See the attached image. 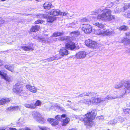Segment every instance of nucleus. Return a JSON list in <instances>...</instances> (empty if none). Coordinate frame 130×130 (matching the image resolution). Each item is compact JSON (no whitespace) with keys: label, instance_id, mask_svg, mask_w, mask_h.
I'll list each match as a JSON object with an SVG mask.
<instances>
[{"label":"nucleus","instance_id":"4d7b16f0","mask_svg":"<svg viewBox=\"0 0 130 130\" xmlns=\"http://www.w3.org/2000/svg\"><path fill=\"white\" fill-rule=\"evenodd\" d=\"M125 16L128 18H130V13H127V15H126L125 14Z\"/></svg>","mask_w":130,"mask_h":130},{"label":"nucleus","instance_id":"bb28decb","mask_svg":"<svg viewBox=\"0 0 130 130\" xmlns=\"http://www.w3.org/2000/svg\"><path fill=\"white\" fill-rule=\"evenodd\" d=\"M121 42L124 43L126 44H130V40L128 38H123Z\"/></svg>","mask_w":130,"mask_h":130},{"label":"nucleus","instance_id":"393cba45","mask_svg":"<svg viewBox=\"0 0 130 130\" xmlns=\"http://www.w3.org/2000/svg\"><path fill=\"white\" fill-rule=\"evenodd\" d=\"M47 35H45L44 37L43 38H39V41L41 42H45V43H47L48 42V38L46 37V36H47Z\"/></svg>","mask_w":130,"mask_h":130},{"label":"nucleus","instance_id":"5701e85b","mask_svg":"<svg viewBox=\"0 0 130 130\" xmlns=\"http://www.w3.org/2000/svg\"><path fill=\"white\" fill-rule=\"evenodd\" d=\"M93 25L96 26L102 29L104 27V25L101 23L99 22H93Z\"/></svg>","mask_w":130,"mask_h":130},{"label":"nucleus","instance_id":"ea45409f","mask_svg":"<svg viewBox=\"0 0 130 130\" xmlns=\"http://www.w3.org/2000/svg\"><path fill=\"white\" fill-rule=\"evenodd\" d=\"M88 21V19L86 18H83L81 19L79 21L82 23H84Z\"/></svg>","mask_w":130,"mask_h":130},{"label":"nucleus","instance_id":"4c0bfd02","mask_svg":"<svg viewBox=\"0 0 130 130\" xmlns=\"http://www.w3.org/2000/svg\"><path fill=\"white\" fill-rule=\"evenodd\" d=\"M13 110H17L18 109H19L20 110L21 109V106H13Z\"/></svg>","mask_w":130,"mask_h":130},{"label":"nucleus","instance_id":"c9c22d12","mask_svg":"<svg viewBox=\"0 0 130 130\" xmlns=\"http://www.w3.org/2000/svg\"><path fill=\"white\" fill-rule=\"evenodd\" d=\"M128 28V27L125 26H122L119 28V30H126Z\"/></svg>","mask_w":130,"mask_h":130},{"label":"nucleus","instance_id":"72a5a7b5","mask_svg":"<svg viewBox=\"0 0 130 130\" xmlns=\"http://www.w3.org/2000/svg\"><path fill=\"white\" fill-rule=\"evenodd\" d=\"M70 121V119L68 118H66L63 121V125H65L68 123Z\"/></svg>","mask_w":130,"mask_h":130},{"label":"nucleus","instance_id":"e433bc0d","mask_svg":"<svg viewBox=\"0 0 130 130\" xmlns=\"http://www.w3.org/2000/svg\"><path fill=\"white\" fill-rule=\"evenodd\" d=\"M59 15H62V16H66L68 14V12H64V11H62L61 10L59 11Z\"/></svg>","mask_w":130,"mask_h":130},{"label":"nucleus","instance_id":"423d86ee","mask_svg":"<svg viewBox=\"0 0 130 130\" xmlns=\"http://www.w3.org/2000/svg\"><path fill=\"white\" fill-rule=\"evenodd\" d=\"M95 33L97 35L105 36L110 35L112 32L111 31H110L108 30H105L104 29H102L96 30Z\"/></svg>","mask_w":130,"mask_h":130},{"label":"nucleus","instance_id":"473e14b6","mask_svg":"<svg viewBox=\"0 0 130 130\" xmlns=\"http://www.w3.org/2000/svg\"><path fill=\"white\" fill-rule=\"evenodd\" d=\"M63 33L60 32H55L53 34V36L54 37H56L62 35H63Z\"/></svg>","mask_w":130,"mask_h":130},{"label":"nucleus","instance_id":"20e7f679","mask_svg":"<svg viewBox=\"0 0 130 130\" xmlns=\"http://www.w3.org/2000/svg\"><path fill=\"white\" fill-rule=\"evenodd\" d=\"M32 116L34 119L37 122L41 123H44L46 121L45 120L41 114L37 111H33L32 113Z\"/></svg>","mask_w":130,"mask_h":130},{"label":"nucleus","instance_id":"c85d7f7f","mask_svg":"<svg viewBox=\"0 0 130 130\" xmlns=\"http://www.w3.org/2000/svg\"><path fill=\"white\" fill-rule=\"evenodd\" d=\"M53 107L56 108H57L60 109L62 110H63L64 109L62 107H60L58 104L57 103H54L52 104Z\"/></svg>","mask_w":130,"mask_h":130},{"label":"nucleus","instance_id":"dca6fc26","mask_svg":"<svg viewBox=\"0 0 130 130\" xmlns=\"http://www.w3.org/2000/svg\"><path fill=\"white\" fill-rule=\"evenodd\" d=\"M56 9H52L51 12H49V14L53 15L58 16L59 15V11Z\"/></svg>","mask_w":130,"mask_h":130},{"label":"nucleus","instance_id":"69168bd1","mask_svg":"<svg viewBox=\"0 0 130 130\" xmlns=\"http://www.w3.org/2000/svg\"><path fill=\"white\" fill-rule=\"evenodd\" d=\"M25 128H21L19 129L18 130H25Z\"/></svg>","mask_w":130,"mask_h":130},{"label":"nucleus","instance_id":"680f3d73","mask_svg":"<svg viewBox=\"0 0 130 130\" xmlns=\"http://www.w3.org/2000/svg\"><path fill=\"white\" fill-rule=\"evenodd\" d=\"M127 5V7H126V6H124V8H129V4H128V5Z\"/></svg>","mask_w":130,"mask_h":130},{"label":"nucleus","instance_id":"f3484780","mask_svg":"<svg viewBox=\"0 0 130 130\" xmlns=\"http://www.w3.org/2000/svg\"><path fill=\"white\" fill-rule=\"evenodd\" d=\"M52 4L50 2H46L43 4L44 8V9L48 10L51 8Z\"/></svg>","mask_w":130,"mask_h":130},{"label":"nucleus","instance_id":"0eeeda50","mask_svg":"<svg viewBox=\"0 0 130 130\" xmlns=\"http://www.w3.org/2000/svg\"><path fill=\"white\" fill-rule=\"evenodd\" d=\"M130 93V81H128L125 85V88L121 92L122 95L120 98L125 93Z\"/></svg>","mask_w":130,"mask_h":130},{"label":"nucleus","instance_id":"f704fd0d","mask_svg":"<svg viewBox=\"0 0 130 130\" xmlns=\"http://www.w3.org/2000/svg\"><path fill=\"white\" fill-rule=\"evenodd\" d=\"M37 17L39 18H46L47 16L46 15L43 14H39L37 15Z\"/></svg>","mask_w":130,"mask_h":130},{"label":"nucleus","instance_id":"1a4fd4ad","mask_svg":"<svg viewBox=\"0 0 130 130\" xmlns=\"http://www.w3.org/2000/svg\"><path fill=\"white\" fill-rule=\"evenodd\" d=\"M105 101V99H101L100 98H95V97H92L91 98L92 103L96 105H98Z\"/></svg>","mask_w":130,"mask_h":130},{"label":"nucleus","instance_id":"cd10ccee","mask_svg":"<svg viewBox=\"0 0 130 130\" xmlns=\"http://www.w3.org/2000/svg\"><path fill=\"white\" fill-rule=\"evenodd\" d=\"M102 11L101 9L98 8L96 9L94 11H93V14L94 15H96V14L100 13L101 12H102Z\"/></svg>","mask_w":130,"mask_h":130},{"label":"nucleus","instance_id":"4be33fe9","mask_svg":"<svg viewBox=\"0 0 130 130\" xmlns=\"http://www.w3.org/2000/svg\"><path fill=\"white\" fill-rule=\"evenodd\" d=\"M24 51H28L30 50H33V49L30 46H21L20 47Z\"/></svg>","mask_w":130,"mask_h":130},{"label":"nucleus","instance_id":"9d476101","mask_svg":"<svg viewBox=\"0 0 130 130\" xmlns=\"http://www.w3.org/2000/svg\"><path fill=\"white\" fill-rule=\"evenodd\" d=\"M85 44L87 46L90 47L95 48L97 46V43L96 42L89 39L86 41Z\"/></svg>","mask_w":130,"mask_h":130},{"label":"nucleus","instance_id":"8fccbe9b","mask_svg":"<svg viewBox=\"0 0 130 130\" xmlns=\"http://www.w3.org/2000/svg\"><path fill=\"white\" fill-rule=\"evenodd\" d=\"M13 106L10 107L8 108L7 110L9 111H13Z\"/></svg>","mask_w":130,"mask_h":130},{"label":"nucleus","instance_id":"3c124183","mask_svg":"<svg viewBox=\"0 0 130 130\" xmlns=\"http://www.w3.org/2000/svg\"><path fill=\"white\" fill-rule=\"evenodd\" d=\"M97 118L99 120H102L104 119V117L103 116H99Z\"/></svg>","mask_w":130,"mask_h":130},{"label":"nucleus","instance_id":"2f4dec72","mask_svg":"<svg viewBox=\"0 0 130 130\" xmlns=\"http://www.w3.org/2000/svg\"><path fill=\"white\" fill-rule=\"evenodd\" d=\"M123 85V84L122 82H119L116 84L115 88L116 89L119 88L121 87Z\"/></svg>","mask_w":130,"mask_h":130},{"label":"nucleus","instance_id":"a18cd8bd","mask_svg":"<svg viewBox=\"0 0 130 130\" xmlns=\"http://www.w3.org/2000/svg\"><path fill=\"white\" fill-rule=\"evenodd\" d=\"M44 22V21L41 20H38L35 22V24H38L40 23H42Z\"/></svg>","mask_w":130,"mask_h":130},{"label":"nucleus","instance_id":"39448f33","mask_svg":"<svg viewBox=\"0 0 130 130\" xmlns=\"http://www.w3.org/2000/svg\"><path fill=\"white\" fill-rule=\"evenodd\" d=\"M42 104V102L39 100H37L35 103H31L30 104H25L24 106L26 108L31 109H35L36 106H40Z\"/></svg>","mask_w":130,"mask_h":130},{"label":"nucleus","instance_id":"9b49d317","mask_svg":"<svg viewBox=\"0 0 130 130\" xmlns=\"http://www.w3.org/2000/svg\"><path fill=\"white\" fill-rule=\"evenodd\" d=\"M83 30L86 34L90 33L92 31L91 26L87 24H83Z\"/></svg>","mask_w":130,"mask_h":130},{"label":"nucleus","instance_id":"f03ea898","mask_svg":"<svg viewBox=\"0 0 130 130\" xmlns=\"http://www.w3.org/2000/svg\"><path fill=\"white\" fill-rule=\"evenodd\" d=\"M111 12V11L109 9H104L101 14L98 15L97 19L104 22H107L111 21L113 18Z\"/></svg>","mask_w":130,"mask_h":130},{"label":"nucleus","instance_id":"5fc2aeb1","mask_svg":"<svg viewBox=\"0 0 130 130\" xmlns=\"http://www.w3.org/2000/svg\"><path fill=\"white\" fill-rule=\"evenodd\" d=\"M5 22V21L1 18H0V25L1 24H3Z\"/></svg>","mask_w":130,"mask_h":130},{"label":"nucleus","instance_id":"6e6552de","mask_svg":"<svg viewBox=\"0 0 130 130\" xmlns=\"http://www.w3.org/2000/svg\"><path fill=\"white\" fill-rule=\"evenodd\" d=\"M13 91L18 94L23 92L21 85L19 83H16L14 86Z\"/></svg>","mask_w":130,"mask_h":130},{"label":"nucleus","instance_id":"774afa93","mask_svg":"<svg viewBox=\"0 0 130 130\" xmlns=\"http://www.w3.org/2000/svg\"><path fill=\"white\" fill-rule=\"evenodd\" d=\"M121 119L122 120V121H121L122 122L123 121H124V119L123 118H121Z\"/></svg>","mask_w":130,"mask_h":130},{"label":"nucleus","instance_id":"4468645a","mask_svg":"<svg viewBox=\"0 0 130 130\" xmlns=\"http://www.w3.org/2000/svg\"><path fill=\"white\" fill-rule=\"evenodd\" d=\"M86 54V53L85 52H80L76 54V57L77 59L84 58L85 57Z\"/></svg>","mask_w":130,"mask_h":130},{"label":"nucleus","instance_id":"37998d69","mask_svg":"<svg viewBox=\"0 0 130 130\" xmlns=\"http://www.w3.org/2000/svg\"><path fill=\"white\" fill-rule=\"evenodd\" d=\"M47 60L48 61H51L54 60H55L54 56L47 58Z\"/></svg>","mask_w":130,"mask_h":130},{"label":"nucleus","instance_id":"052dcab7","mask_svg":"<svg viewBox=\"0 0 130 130\" xmlns=\"http://www.w3.org/2000/svg\"><path fill=\"white\" fill-rule=\"evenodd\" d=\"M126 35L130 37V32H128L127 34H126Z\"/></svg>","mask_w":130,"mask_h":130},{"label":"nucleus","instance_id":"864d4df0","mask_svg":"<svg viewBox=\"0 0 130 130\" xmlns=\"http://www.w3.org/2000/svg\"><path fill=\"white\" fill-rule=\"evenodd\" d=\"M40 129L42 130H46V128L45 127H42L40 126H38Z\"/></svg>","mask_w":130,"mask_h":130},{"label":"nucleus","instance_id":"2eb2a0df","mask_svg":"<svg viewBox=\"0 0 130 130\" xmlns=\"http://www.w3.org/2000/svg\"><path fill=\"white\" fill-rule=\"evenodd\" d=\"M47 120L52 125H57L58 123V121L53 118H48L47 119Z\"/></svg>","mask_w":130,"mask_h":130},{"label":"nucleus","instance_id":"58836bf2","mask_svg":"<svg viewBox=\"0 0 130 130\" xmlns=\"http://www.w3.org/2000/svg\"><path fill=\"white\" fill-rule=\"evenodd\" d=\"M123 111L125 113L130 114V109H123Z\"/></svg>","mask_w":130,"mask_h":130},{"label":"nucleus","instance_id":"603ef678","mask_svg":"<svg viewBox=\"0 0 130 130\" xmlns=\"http://www.w3.org/2000/svg\"><path fill=\"white\" fill-rule=\"evenodd\" d=\"M77 104L79 105H83L84 104L83 103V100H81L78 101V102Z\"/></svg>","mask_w":130,"mask_h":130},{"label":"nucleus","instance_id":"c03bdc74","mask_svg":"<svg viewBox=\"0 0 130 130\" xmlns=\"http://www.w3.org/2000/svg\"><path fill=\"white\" fill-rule=\"evenodd\" d=\"M24 118L21 117L19 118L18 120V121L21 124L24 121Z\"/></svg>","mask_w":130,"mask_h":130},{"label":"nucleus","instance_id":"aec40b11","mask_svg":"<svg viewBox=\"0 0 130 130\" xmlns=\"http://www.w3.org/2000/svg\"><path fill=\"white\" fill-rule=\"evenodd\" d=\"M70 34L74 37H77L80 35V32L79 31L77 30L71 32Z\"/></svg>","mask_w":130,"mask_h":130},{"label":"nucleus","instance_id":"b1692460","mask_svg":"<svg viewBox=\"0 0 130 130\" xmlns=\"http://www.w3.org/2000/svg\"><path fill=\"white\" fill-rule=\"evenodd\" d=\"M46 18H47V21L51 23L56 20V17H55L49 16L48 18L47 17Z\"/></svg>","mask_w":130,"mask_h":130},{"label":"nucleus","instance_id":"c756f323","mask_svg":"<svg viewBox=\"0 0 130 130\" xmlns=\"http://www.w3.org/2000/svg\"><path fill=\"white\" fill-rule=\"evenodd\" d=\"M83 103L85 104H90L92 103L91 98L90 99H85L83 100Z\"/></svg>","mask_w":130,"mask_h":130},{"label":"nucleus","instance_id":"7ed1b4c3","mask_svg":"<svg viewBox=\"0 0 130 130\" xmlns=\"http://www.w3.org/2000/svg\"><path fill=\"white\" fill-rule=\"evenodd\" d=\"M70 39L69 37L65 36L60 37V39L61 40L65 41L66 42L69 41L68 43H66L65 45L66 47L68 49L73 50L75 48V44L74 42L69 41Z\"/></svg>","mask_w":130,"mask_h":130},{"label":"nucleus","instance_id":"a19ab883","mask_svg":"<svg viewBox=\"0 0 130 130\" xmlns=\"http://www.w3.org/2000/svg\"><path fill=\"white\" fill-rule=\"evenodd\" d=\"M61 55L60 54H57L55 56H54V58H55V60H56L58 59H59L61 58Z\"/></svg>","mask_w":130,"mask_h":130},{"label":"nucleus","instance_id":"7c9ffc66","mask_svg":"<svg viewBox=\"0 0 130 130\" xmlns=\"http://www.w3.org/2000/svg\"><path fill=\"white\" fill-rule=\"evenodd\" d=\"M66 115H62L61 116L60 115H58L56 116L55 118L58 120H60L62 119V118H65L66 117Z\"/></svg>","mask_w":130,"mask_h":130},{"label":"nucleus","instance_id":"79ce46f5","mask_svg":"<svg viewBox=\"0 0 130 130\" xmlns=\"http://www.w3.org/2000/svg\"><path fill=\"white\" fill-rule=\"evenodd\" d=\"M67 26L68 27H71L72 28H74L75 27V25L73 23L68 24H67Z\"/></svg>","mask_w":130,"mask_h":130},{"label":"nucleus","instance_id":"338daca9","mask_svg":"<svg viewBox=\"0 0 130 130\" xmlns=\"http://www.w3.org/2000/svg\"><path fill=\"white\" fill-rule=\"evenodd\" d=\"M127 52L129 53H130V49H129L128 50Z\"/></svg>","mask_w":130,"mask_h":130},{"label":"nucleus","instance_id":"de8ad7c7","mask_svg":"<svg viewBox=\"0 0 130 130\" xmlns=\"http://www.w3.org/2000/svg\"><path fill=\"white\" fill-rule=\"evenodd\" d=\"M105 99V101H106V99L108 100H111L112 99H113V98L112 97L110 96V95H107V96Z\"/></svg>","mask_w":130,"mask_h":130},{"label":"nucleus","instance_id":"13d9d810","mask_svg":"<svg viewBox=\"0 0 130 130\" xmlns=\"http://www.w3.org/2000/svg\"><path fill=\"white\" fill-rule=\"evenodd\" d=\"M4 64V62L0 60V66H1Z\"/></svg>","mask_w":130,"mask_h":130},{"label":"nucleus","instance_id":"e2e57ef3","mask_svg":"<svg viewBox=\"0 0 130 130\" xmlns=\"http://www.w3.org/2000/svg\"><path fill=\"white\" fill-rule=\"evenodd\" d=\"M25 130H31L28 127H25Z\"/></svg>","mask_w":130,"mask_h":130},{"label":"nucleus","instance_id":"a878e982","mask_svg":"<svg viewBox=\"0 0 130 130\" xmlns=\"http://www.w3.org/2000/svg\"><path fill=\"white\" fill-rule=\"evenodd\" d=\"M5 67L6 69L8 70L11 72H13L14 67L13 66L6 65Z\"/></svg>","mask_w":130,"mask_h":130},{"label":"nucleus","instance_id":"6e6d98bb","mask_svg":"<svg viewBox=\"0 0 130 130\" xmlns=\"http://www.w3.org/2000/svg\"><path fill=\"white\" fill-rule=\"evenodd\" d=\"M6 130H17V129L15 128H12L10 127L8 129H6Z\"/></svg>","mask_w":130,"mask_h":130},{"label":"nucleus","instance_id":"a211bd4d","mask_svg":"<svg viewBox=\"0 0 130 130\" xmlns=\"http://www.w3.org/2000/svg\"><path fill=\"white\" fill-rule=\"evenodd\" d=\"M40 28V26L38 25L33 26L31 28L29 32H35L39 30Z\"/></svg>","mask_w":130,"mask_h":130},{"label":"nucleus","instance_id":"49530a36","mask_svg":"<svg viewBox=\"0 0 130 130\" xmlns=\"http://www.w3.org/2000/svg\"><path fill=\"white\" fill-rule=\"evenodd\" d=\"M93 93L92 92H87L85 95H86L88 96H92L93 94Z\"/></svg>","mask_w":130,"mask_h":130},{"label":"nucleus","instance_id":"f8f14e48","mask_svg":"<svg viewBox=\"0 0 130 130\" xmlns=\"http://www.w3.org/2000/svg\"><path fill=\"white\" fill-rule=\"evenodd\" d=\"M0 75L2 78L4 79L5 80L8 82L11 81V77L7 76L6 74L4 73L3 71L1 70L0 72Z\"/></svg>","mask_w":130,"mask_h":130},{"label":"nucleus","instance_id":"ddd939ff","mask_svg":"<svg viewBox=\"0 0 130 130\" xmlns=\"http://www.w3.org/2000/svg\"><path fill=\"white\" fill-rule=\"evenodd\" d=\"M26 87L29 91L34 93L37 92V88L35 87L34 86H32L30 85H27Z\"/></svg>","mask_w":130,"mask_h":130},{"label":"nucleus","instance_id":"bf43d9fd","mask_svg":"<svg viewBox=\"0 0 130 130\" xmlns=\"http://www.w3.org/2000/svg\"><path fill=\"white\" fill-rule=\"evenodd\" d=\"M6 128H5L4 127H0V130H5Z\"/></svg>","mask_w":130,"mask_h":130},{"label":"nucleus","instance_id":"f257e3e1","mask_svg":"<svg viewBox=\"0 0 130 130\" xmlns=\"http://www.w3.org/2000/svg\"><path fill=\"white\" fill-rule=\"evenodd\" d=\"M96 115L95 111H91L87 113L85 115V118H83V116H81L76 118H79L81 120H83L85 125L87 126H92L93 122L92 120L94 119Z\"/></svg>","mask_w":130,"mask_h":130},{"label":"nucleus","instance_id":"412c9836","mask_svg":"<svg viewBox=\"0 0 130 130\" xmlns=\"http://www.w3.org/2000/svg\"><path fill=\"white\" fill-rule=\"evenodd\" d=\"M10 101L9 99H1L0 100V105L4 104L6 103H8Z\"/></svg>","mask_w":130,"mask_h":130},{"label":"nucleus","instance_id":"6ab92c4d","mask_svg":"<svg viewBox=\"0 0 130 130\" xmlns=\"http://www.w3.org/2000/svg\"><path fill=\"white\" fill-rule=\"evenodd\" d=\"M60 54L62 56L66 55L68 54V51L64 48H63L60 50L59 52Z\"/></svg>","mask_w":130,"mask_h":130},{"label":"nucleus","instance_id":"09e8293b","mask_svg":"<svg viewBox=\"0 0 130 130\" xmlns=\"http://www.w3.org/2000/svg\"><path fill=\"white\" fill-rule=\"evenodd\" d=\"M79 22L80 21H78L76 20L74 21L73 23L75 25V27L77 26V25L79 23Z\"/></svg>","mask_w":130,"mask_h":130},{"label":"nucleus","instance_id":"0e129e2a","mask_svg":"<svg viewBox=\"0 0 130 130\" xmlns=\"http://www.w3.org/2000/svg\"><path fill=\"white\" fill-rule=\"evenodd\" d=\"M83 94H81L78 96V97H82L83 96Z\"/></svg>","mask_w":130,"mask_h":130}]
</instances>
